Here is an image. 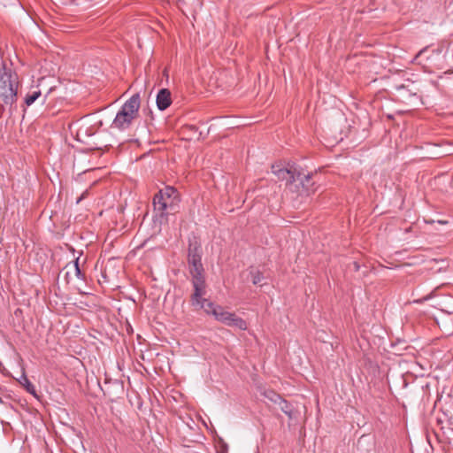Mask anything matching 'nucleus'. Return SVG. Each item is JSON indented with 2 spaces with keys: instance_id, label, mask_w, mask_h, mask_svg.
<instances>
[{
  "instance_id": "1",
  "label": "nucleus",
  "mask_w": 453,
  "mask_h": 453,
  "mask_svg": "<svg viewBox=\"0 0 453 453\" xmlns=\"http://www.w3.org/2000/svg\"><path fill=\"white\" fill-rule=\"evenodd\" d=\"M141 98L138 93L134 94L117 112L112 121L111 127L120 131H125L133 125L134 121L139 116Z\"/></svg>"
},
{
  "instance_id": "2",
  "label": "nucleus",
  "mask_w": 453,
  "mask_h": 453,
  "mask_svg": "<svg viewBox=\"0 0 453 453\" xmlns=\"http://www.w3.org/2000/svg\"><path fill=\"white\" fill-rule=\"evenodd\" d=\"M19 81L16 73L4 70L0 73V98L9 107L10 113L16 109Z\"/></svg>"
},
{
  "instance_id": "3",
  "label": "nucleus",
  "mask_w": 453,
  "mask_h": 453,
  "mask_svg": "<svg viewBox=\"0 0 453 453\" xmlns=\"http://www.w3.org/2000/svg\"><path fill=\"white\" fill-rule=\"evenodd\" d=\"M206 313L211 314L214 318L226 326L238 328L240 330L247 329V323L244 319L235 315L234 312L225 311L221 306L214 303H207Z\"/></svg>"
},
{
  "instance_id": "4",
  "label": "nucleus",
  "mask_w": 453,
  "mask_h": 453,
  "mask_svg": "<svg viewBox=\"0 0 453 453\" xmlns=\"http://www.w3.org/2000/svg\"><path fill=\"white\" fill-rule=\"evenodd\" d=\"M179 202V194L176 188L171 186L160 189L153 198L155 211L164 214L168 208H172Z\"/></svg>"
},
{
  "instance_id": "5",
  "label": "nucleus",
  "mask_w": 453,
  "mask_h": 453,
  "mask_svg": "<svg viewBox=\"0 0 453 453\" xmlns=\"http://www.w3.org/2000/svg\"><path fill=\"white\" fill-rule=\"evenodd\" d=\"M192 285L194 288V293L191 296L192 305L203 309L206 312L207 303H212L204 297L206 295L204 276L192 277Z\"/></svg>"
},
{
  "instance_id": "6",
  "label": "nucleus",
  "mask_w": 453,
  "mask_h": 453,
  "mask_svg": "<svg viewBox=\"0 0 453 453\" xmlns=\"http://www.w3.org/2000/svg\"><path fill=\"white\" fill-rule=\"evenodd\" d=\"M201 259V247L196 242L190 243L188 262L192 277L203 276V266Z\"/></svg>"
},
{
  "instance_id": "7",
  "label": "nucleus",
  "mask_w": 453,
  "mask_h": 453,
  "mask_svg": "<svg viewBox=\"0 0 453 453\" xmlns=\"http://www.w3.org/2000/svg\"><path fill=\"white\" fill-rule=\"evenodd\" d=\"M272 171L279 180H286V185L291 191H299V188L296 184V175L297 173L296 168L288 169L273 165L272 166Z\"/></svg>"
},
{
  "instance_id": "8",
  "label": "nucleus",
  "mask_w": 453,
  "mask_h": 453,
  "mask_svg": "<svg viewBox=\"0 0 453 453\" xmlns=\"http://www.w3.org/2000/svg\"><path fill=\"white\" fill-rule=\"evenodd\" d=\"M311 177L312 174L304 173L303 172L297 170L296 175V184L298 186L299 191L296 192L300 194H309L310 192L313 191V183L311 182Z\"/></svg>"
},
{
  "instance_id": "9",
  "label": "nucleus",
  "mask_w": 453,
  "mask_h": 453,
  "mask_svg": "<svg viewBox=\"0 0 453 453\" xmlns=\"http://www.w3.org/2000/svg\"><path fill=\"white\" fill-rule=\"evenodd\" d=\"M156 104L157 107L160 111H165L172 104V96L170 90L167 88H161L157 95Z\"/></svg>"
},
{
  "instance_id": "10",
  "label": "nucleus",
  "mask_w": 453,
  "mask_h": 453,
  "mask_svg": "<svg viewBox=\"0 0 453 453\" xmlns=\"http://www.w3.org/2000/svg\"><path fill=\"white\" fill-rule=\"evenodd\" d=\"M249 277L254 285H262L265 279L263 273L253 267L249 270Z\"/></svg>"
},
{
  "instance_id": "11",
  "label": "nucleus",
  "mask_w": 453,
  "mask_h": 453,
  "mask_svg": "<svg viewBox=\"0 0 453 453\" xmlns=\"http://www.w3.org/2000/svg\"><path fill=\"white\" fill-rule=\"evenodd\" d=\"M19 384L31 395H35L36 391L35 386L30 382L29 379L25 372H22L21 376L18 380Z\"/></svg>"
},
{
  "instance_id": "12",
  "label": "nucleus",
  "mask_w": 453,
  "mask_h": 453,
  "mask_svg": "<svg viewBox=\"0 0 453 453\" xmlns=\"http://www.w3.org/2000/svg\"><path fill=\"white\" fill-rule=\"evenodd\" d=\"M276 404L280 406V410L288 415L289 418H293V407L289 403L280 397V401H278Z\"/></svg>"
},
{
  "instance_id": "13",
  "label": "nucleus",
  "mask_w": 453,
  "mask_h": 453,
  "mask_svg": "<svg viewBox=\"0 0 453 453\" xmlns=\"http://www.w3.org/2000/svg\"><path fill=\"white\" fill-rule=\"evenodd\" d=\"M41 96V90L35 89L29 92L25 97V104L27 106L32 105Z\"/></svg>"
},
{
  "instance_id": "14",
  "label": "nucleus",
  "mask_w": 453,
  "mask_h": 453,
  "mask_svg": "<svg viewBox=\"0 0 453 453\" xmlns=\"http://www.w3.org/2000/svg\"><path fill=\"white\" fill-rule=\"evenodd\" d=\"M262 395L273 403H277V402L280 401V398L281 397L279 394L270 389H265L262 392Z\"/></svg>"
},
{
  "instance_id": "15",
  "label": "nucleus",
  "mask_w": 453,
  "mask_h": 453,
  "mask_svg": "<svg viewBox=\"0 0 453 453\" xmlns=\"http://www.w3.org/2000/svg\"><path fill=\"white\" fill-rule=\"evenodd\" d=\"M73 267H74V270H75L76 276L78 278H81L82 277V273H81V269L79 267L78 258L75 260Z\"/></svg>"
},
{
  "instance_id": "16",
  "label": "nucleus",
  "mask_w": 453,
  "mask_h": 453,
  "mask_svg": "<svg viewBox=\"0 0 453 453\" xmlns=\"http://www.w3.org/2000/svg\"><path fill=\"white\" fill-rule=\"evenodd\" d=\"M432 297V294H429L427 295L426 296L423 297L422 300H420L419 302H423V301H426V300H429L430 298Z\"/></svg>"
},
{
  "instance_id": "17",
  "label": "nucleus",
  "mask_w": 453,
  "mask_h": 453,
  "mask_svg": "<svg viewBox=\"0 0 453 453\" xmlns=\"http://www.w3.org/2000/svg\"><path fill=\"white\" fill-rule=\"evenodd\" d=\"M353 265H354V268L356 271H357L359 269V265L357 262H354Z\"/></svg>"
},
{
  "instance_id": "18",
  "label": "nucleus",
  "mask_w": 453,
  "mask_h": 453,
  "mask_svg": "<svg viewBox=\"0 0 453 453\" xmlns=\"http://www.w3.org/2000/svg\"><path fill=\"white\" fill-rule=\"evenodd\" d=\"M422 52H423V50H420V51L418 53V55H417V57H416V58H418L419 55H421V54H422Z\"/></svg>"
},
{
  "instance_id": "19",
  "label": "nucleus",
  "mask_w": 453,
  "mask_h": 453,
  "mask_svg": "<svg viewBox=\"0 0 453 453\" xmlns=\"http://www.w3.org/2000/svg\"><path fill=\"white\" fill-rule=\"evenodd\" d=\"M0 107L3 108V105L0 104Z\"/></svg>"
}]
</instances>
